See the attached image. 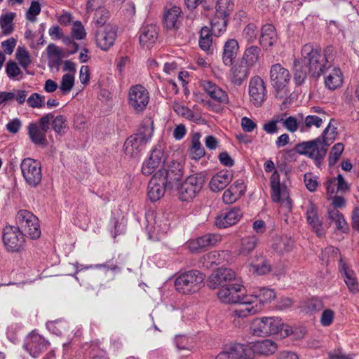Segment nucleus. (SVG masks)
<instances>
[{
  "label": "nucleus",
  "mask_w": 359,
  "mask_h": 359,
  "mask_svg": "<svg viewBox=\"0 0 359 359\" xmlns=\"http://www.w3.org/2000/svg\"><path fill=\"white\" fill-rule=\"evenodd\" d=\"M332 47H327L322 53L321 48L313 43L304 44L301 50L300 60L294 61V79L297 85L302 84L309 73L313 77H319L332 67Z\"/></svg>",
  "instance_id": "nucleus-1"
},
{
  "label": "nucleus",
  "mask_w": 359,
  "mask_h": 359,
  "mask_svg": "<svg viewBox=\"0 0 359 359\" xmlns=\"http://www.w3.org/2000/svg\"><path fill=\"white\" fill-rule=\"evenodd\" d=\"M332 119L319 137L297 144L294 151L300 155L313 160L319 166L327 154L328 147L334 142L337 136V128L332 126Z\"/></svg>",
  "instance_id": "nucleus-2"
},
{
  "label": "nucleus",
  "mask_w": 359,
  "mask_h": 359,
  "mask_svg": "<svg viewBox=\"0 0 359 359\" xmlns=\"http://www.w3.org/2000/svg\"><path fill=\"white\" fill-rule=\"evenodd\" d=\"M250 330L253 335L260 337L280 334L281 337L285 338L292 333L291 327L284 324L278 317L255 318L252 322Z\"/></svg>",
  "instance_id": "nucleus-3"
},
{
  "label": "nucleus",
  "mask_w": 359,
  "mask_h": 359,
  "mask_svg": "<svg viewBox=\"0 0 359 359\" xmlns=\"http://www.w3.org/2000/svg\"><path fill=\"white\" fill-rule=\"evenodd\" d=\"M249 299L245 302V308H238L233 311L235 318H242L255 315L260 311L265 303L270 302L276 297L273 290L262 287L253 294L248 295Z\"/></svg>",
  "instance_id": "nucleus-4"
},
{
  "label": "nucleus",
  "mask_w": 359,
  "mask_h": 359,
  "mask_svg": "<svg viewBox=\"0 0 359 359\" xmlns=\"http://www.w3.org/2000/svg\"><path fill=\"white\" fill-rule=\"evenodd\" d=\"M205 277V275L198 270L182 273L175 280V289L183 294L197 292L203 285Z\"/></svg>",
  "instance_id": "nucleus-5"
},
{
  "label": "nucleus",
  "mask_w": 359,
  "mask_h": 359,
  "mask_svg": "<svg viewBox=\"0 0 359 359\" xmlns=\"http://www.w3.org/2000/svg\"><path fill=\"white\" fill-rule=\"evenodd\" d=\"M290 74L289 71L284 68L280 64H275L271 67L270 79L271 85L275 88L276 98L280 100L287 97L289 92L287 86L290 81Z\"/></svg>",
  "instance_id": "nucleus-6"
},
{
  "label": "nucleus",
  "mask_w": 359,
  "mask_h": 359,
  "mask_svg": "<svg viewBox=\"0 0 359 359\" xmlns=\"http://www.w3.org/2000/svg\"><path fill=\"white\" fill-rule=\"evenodd\" d=\"M245 288L238 283H230L227 286L221 287L217 292L219 300L225 304H240L239 308H245V302L248 301V296L244 295Z\"/></svg>",
  "instance_id": "nucleus-7"
},
{
  "label": "nucleus",
  "mask_w": 359,
  "mask_h": 359,
  "mask_svg": "<svg viewBox=\"0 0 359 359\" xmlns=\"http://www.w3.org/2000/svg\"><path fill=\"white\" fill-rule=\"evenodd\" d=\"M205 182L202 173L189 175L179 188V198L182 201L193 199L201 190Z\"/></svg>",
  "instance_id": "nucleus-8"
},
{
  "label": "nucleus",
  "mask_w": 359,
  "mask_h": 359,
  "mask_svg": "<svg viewBox=\"0 0 359 359\" xmlns=\"http://www.w3.org/2000/svg\"><path fill=\"white\" fill-rule=\"evenodd\" d=\"M22 175L31 187H36L42 180L41 165L32 158H24L20 163Z\"/></svg>",
  "instance_id": "nucleus-9"
},
{
  "label": "nucleus",
  "mask_w": 359,
  "mask_h": 359,
  "mask_svg": "<svg viewBox=\"0 0 359 359\" xmlns=\"http://www.w3.org/2000/svg\"><path fill=\"white\" fill-rule=\"evenodd\" d=\"M2 239L4 246L8 252H17L24 249L25 235L19 226H6L4 227Z\"/></svg>",
  "instance_id": "nucleus-10"
},
{
  "label": "nucleus",
  "mask_w": 359,
  "mask_h": 359,
  "mask_svg": "<svg viewBox=\"0 0 359 359\" xmlns=\"http://www.w3.org/2000/svg\"><path fill=\"white\" fill-rule=\"evenodd\" d=\"M16 221L20 230L26 233L32 239L39 238L41 229L38 218L27 210H20L16 215Z\"/></svg>",
  "instance_id": "nucleus-11"
},
{
  "label": "nucleus",
  "mask_w": 359,
  "mask_h": 359,
  "mask_svg": "<svg viewBox=\"0 0 359 359\" xmlns=\"http://www.w3.org/2000/svg\"><path fill=\"white\" fill-rule=\"evenodd\" d=\"M149 101V92L143 86L138 84L130 87L128 92V104L135 113L144 111Z\"/></svg>",
  "instance_id": "nucleus-12"
},
{
  "label": "nucleus",
  "mask_w": 359,
  "mask_h": 359,
  "mask_svg": "<svg viewBox=\"0 0 359 359\" xmlns=\"http://www.w3.org/2000/svg\"><path fill=\"white\" fill-rule=\"evenodd\" d=\"M53 118L52 113L43 116L39 119V126L36 123H30L28 126V135L30 140L36 144H44L46 142V134L50 128V123Z\"/></svg>",
  "instance_id": "nucleus-13"
},
{
  "label": "nucleus",
  "mask_w": 359,
  "mask_h": 359,
  "mask_svg": "<svg viewBox=\"0 0 359 359\" xmlns=\"http://www.w3.org/2000/svg\"><path fill=\"white\" fill-rule=\"evenodd\" d=\"M236 279V273L229 268H218L208 278L207 284L211 289L227 286Z\"/></svg>",
  "instance_id": "nucleus-14"
},
{
  "label": "nucleus",
  "mask_w": 359,
  "mask_h": 359,
  "mask_svg": "<svg viewBox=\"0 0 359 359\" xmlns=\"http://www.w3.org/2000/svg\"><path fill=\"white\" fill-rule=\"evenodd\" d=\"M221 240L220 235L208 233L196 239L188 241L185 243V247L192 253H199L207 248L216 245Z\"/></svg>",
  "instance_id": "nucleus-15"
},
{
  "label": "nucleus",
  "mask_w": 359,
  "mask_h": 359,
  "mask_svg": "<svg viewBox=\"0 0 359 359\" xmlns=\"http://www.w3.org/2000/svg\"><path fill=\"white\" fill-rule=\"evenodd\" d=\"M250 102L257 107L262 106L266 96L265 83L259 76L250 79L249 83Z\"/></svg>",
  "instance_id": "nucleus-16"
},
{
  "label": "nucleus",
  "mask_w": 359,
  "mask_h": 359,
  "mask_svg": "<svg viewBox=\"0 0 359 359\" xmlns=\"http://www.w3.org/2000/svg\"><path fill=\"white\" fill-rule=\"evenodd\" d=\"M116 38V29L111 25L100 27L95 35L97 46L102 50H109L114 43Z\"/></svg>",
  "instance_id": "nucleus-17"
},
{
  "label": "nucleus",
  "mask_w": 359,
  "mask_h": 359,
  "mask_svg": "<svg viewBox=\"0 0 359 359\" xmlns=\"http://www.w3.org/2000/svg\"><path fill=\"white\" fill-rule=\"evenodd\" d=\"M242 215L240 208L226 209L216 217L215 224L219 228H227L236 224L241 218Z\"/></svg>",
  "instance_id": "nucleus-18"
},
{
  "label": "nucleus",
  "mask_w": 359,
  "mask_h": 359,
  "mask_svg": "<svg viewBox=\"0 0 359 359\" xmlns=\"http://www.w3.org/2000/svg\"><path fill=\"white\" fill-rule=\"evenodd\" d=\"M166 180L158 177L155 172L150 180L147 187V196L151 201H157L161 198L165 192Z\"/></svg>",
  "instance_id": "nucleus-19"
},
{
  "label": "nucleus",
  "mask_w": 359,
  "mask_h": 359,
  "mask_svg": "<svg viewBox=\"0 0 359 359\" xmlns=\"http://www.w3.org/2000/svg\"><path fill=\"white\" fill-rule=\"evenodd\" d=\"M48 345L49 343L41 336L32 334L27 339V342L24 344L23 347L29 352L32 357L37 358L48 348Z\"/></svg>",
  "instance_id": "nucleus-20"
},
{
  "label": "nucleus",
  "mask_w": 359,
  "mask_h": 359,
  "mask_svg": "<svg viewBox=\"0 0 359 359\" xmlns=\"http://www.w3.org/2000/svg\"><path fill=\"white\" fill-rule=\"evenodd\" d=\"M201 86L205 93L215 102L221 104L229 103V96L226 91L210 81H203Z\"/></svg>",
  "instance_id": "nucleus-21"
},
{
  "label": "nucleus",
  "mask_w": 359,
  "mask_h": 359,
  "mask_svg": "<svg viewBox=\"0 0 359 359\" xmlns=\"http://www.w3.org/2000/svg\"><path fill=\"white\" fill-rule=\"evenodd\" d=\"M219 354H225L227 359H252L253 350L252 345H244L241 344H235L232 345L229 351H224Z\"/></svg>",
  "instance_id": "nucleus-22"
},
{
  "label": "nucleus",
  "mask_w": 359,
  "mask_h": 359,
  "mask_svg": "<svg viewBox=\"0 0 359 359\" xmlns=\"http://www.w3.org/2000/svg\"><path fill=\"white\" fill-rule=\"evenodd\" d=\"M163 163V151L160 148H155L152 150L149 159L143 163L142 172L145 175H149Z\"/></svg>",
  "instance_id": "nucleus-23"
},
{
  "label": "nucleus",
  "mask_w": 359,
  "mask_h": 359,
  "mask_svg": "<svg viewBox=\"0 0 359 359\" xmlns=\"http://www.w3.org/2000/svg\"><path fill=\"white\" fill-rule=\"evenodd\" d=\"M139 41L142 47L150 48L157 40L158 29L155 25L143 26L139 32Z\"/></svg>",
  "instance_id": "nucleus-24"
},
{
  "label": "nucleus",
  "mask_w": 359,
  "mask_h": 359,
  "mask_svg": "<svg viewBox=\"0 0 359 359\" xmlns=\"http://www.w3.org/2000/svg\"><path fill=\"white\" fill-rule=\"evenodd\" d=\"M181 8L177 6H172L165 11L163 21L168 29L176 30L181 24Z\"/></svg>",
  "instance_id": "nucleus-25"
},
{
  "label": "nucleus",
  "mask_w": 359,
  "mask_h": 359,
  "mask_svg": "<svg viewBox=\"0 0 359 359\" xmlns=\"http://www.w3.org/2000/svg\"><path fill=\"white\" fill-rule=\"evenodd\" d=\"M233 174L231 171L224 170L218 172L211 179L209 186L214 192L223 190L232 180Z\"/></svg>",
  "instance_id": "nucleus-26"
},
{
  "label": "nucleus",
  "mask_w": 359,
  "mask_h": 359,
  "mask_svg": "<svg viewBox=\"0 0 359 359\" xmlns=\"http://www.w3.org/2000/svg\"><path fill=\"white\" fill-rule=\"evenodd\" d=\"M249 68L243 61L235 64L231 69V82L236 86H241L250 74Z\"/></svg>",
  "instance_id": "nucleus-27"
},
{
  "label": "nucleus",
  "mask_w": 359,
  "mask_h": 359,
  "mask_svg": "<svg viewBox=\"0 0 359 359\" xmlns=\"http://www.w3.org/2000/svg\"><path fill=\"white\" fill-rule=\"evenodd\" d=\"M306 220L312 229L318 236L325 234V231L322 228V223L319 219L317 214V210L315 205L309 201L306 210Z\"/></svg>",
  "instance_id": "nucleus-28"
},
{
  "label": "nucleus",
  "mask_w": 359,
  "mask_h": 359,
  "mask_svg": "<svg viewBox=\"0 0 359 359\" xmlns=\"http://www.w3.org/2000/svg\"><path fill=\"white\" fill-rule=\"evenodd\" d=\"M158 177H162L166 180L167 186L178 182L182 176V171L180 168V163H174L168 169L161 168L156 172Z\"/></svg>",
  "instance_id": "nucleus-29"
},
{
  "label": "nucleus",
  "mask_w": 359,
  "mask_h": 359,
  "mask_svg": "<svg viewBox=\"0 0 359 359\" xmlns=\"http://www.w3.org/2000/svg\"><path fill=\"white\" fill-rule=\"evenodd\" d=\"M146 144V142L134 134L129 137L124 143L125 153L130 156L136 157L144 149Z\"/></svg>",
  "instance_id": "nucleus-30"
},
{
  "label": "nucleus",
  "mask_w": 359,
  "mask_h": 359,
  "mask_svg": "<svg viewBox=\"0 0 359 359\" xmlns=\"http://www.w3.org/2000/svg\"><path fill=\"white\" fill-rule=\"evenodd\" d=\"M270 184L271 189V198L274 202H279L281 199L288 198L286 192V187L285 186H280V175L276 170H275L271 176Z\"/></svg>",
  "instance_id": "nucleus-31"
},
{
  "label": "nucleus",
  "mask_w": 359,
  "mask_h": 359,
  "mask_svg": "<svg viewBox=\"0 0 359 359\" xmlns=\"http://www.w3.org/2000/svg\"><path fill=\"white\" fill-rule=\"evenodd\" d=\"M278 41V36L275 27L271 25L267 24L262 27L260 36V44L264 48H268L273 46Z\"/></svg>",
  "instance_id": "nucleus-32"
},
{
  "label": "nucleus",
  "mask_w": 359,
  "mask_h": 359,
  "mask_svg": "<svg viewBox=\"0 0 359 359\" xmlns=\"http://www.w3.org/2000/svg\"><path fill=\"white\" fill-rule=\"evenodd\" d=\"M201 134L200 133H194L191 135L190 145L188 149L189 157L195 161L202 158L205 151L201 142Z\"/></svg>",
  "instance_id": "nucleus-33"
},
{
  "label": "nucleus",
  "mask_w": 359,
  "mask_h": 359,
  "mask_svg": "<svg viewBox=\"0 0 359 359\" xmlns=\"http://www.w3.org/2000/svg\"><path fill=\"white\" fill-rule=\"evenodd\" d=\"M239 49L238 43L235 39H229L224 46L222 60L225 65L229 66L233 63Z\"/></svg>",
  "instance_id": "nucleus-34"
},
{
  "label": "nucleus",
  "mask_w": 359,
  "mask_h": 359,
  "mask_svg": "<svg viewBox=\"0 0 359 359\" xmlns=\"http://www.w3.org/2000/svg\"><path fill=\"white\" fill-rule=\"evenodd\" d=\"M271 267L268 260L262 255H256L250 264V271L259 276L269 273Z\"/></svg>",
  "instance_id": "nucleus-35"
},
{
  "label": "nucleus",
  "mask_w": 359,
  "mask_h": 359,
  "mask_svg": "<svg viewBox=\"0 0 359 359\" xmlns=\"http://www.w3.org/2000/svg\"><path fill=\"white\" fill-rule=\"evenodd\" d=\"M253 354L257 353L264 355H269L275 353L277 349V345L270 339L258 341L252 344Z\"/></svg>",
  "instance_id": "nucleus-36"
},
{
  "label": "nucleus",
  "mask_w": 359,
  "mask_h": 359,
  "mask_svg": "<svg viewBox=\"0 0 359 359\" xmlns=\"http://www.w3.org/2000/svg\"><path fill=\"white\" fill-rule=\"evenodd\" d=\"M172 109L177 115L194 123H199L202 118L199 114L195 113L180 102H174L172 103Z\"/></svg>",
  "instance_id": "nucleus-37"
},
{
  "label": "nucleus",
  "mask_w": 359,
  "mask_h": 359,
  "mask_svg": "<svg viewBox=\"0 0 359 359\" xmlns=\"http://www.w3.org/2000/svg\"><path fill=\"white\" fill-rule=\"evenodd\" d=\"M339 270L349 290L353 293L358 292V282L354 271L348 269L345 264H341Z\"/></svg>",
  "instance_id": "nucleus-38"
},
{
  "label": "nucleus",
  "mask_w": 359,
  "mask_h": 359,
  "mask_svg": "<svg viewBox=\"0 0 359 359\" xmlns=\"http://www.w3.org/2000/svg\"><path fill=\"white\" fill-rule=\"evenodd\" d=\"M294 241L290 237L283 236L276 237L272 244V248L278 254H284L292 250Z\"/></svg>",
  "instance_id": "nucleus-39"
},
{
  "label": "nucleus",
  "mask_w": 359,
  "mask_h": 359,
  "mask_svg": "<svg viewBox=\"0 0 359 359\" xmlns=\"http://www.w3.org/2000/svg\"><path fill=\"white\" fill-rule=\"evenodd\" d=\"M212 35L208 27H204L201 29L198 43L200 48L208 54H212L213 52Z\"/></svg>",
  "instance_id": "nucleus-40"
},
{
  "label": "nucleus",
  "mask_w": 359,
  "mask_h": 359,
  "mask_svg": "<svg viewBox=\"0 0 359 359\" xmlns=\"http://www.w3.org/2000/svg\"><path fill=\"white\" fill-rule=\"evenodd\" d=\"M326 121L325 113H322L321 116L308 115L305 117L304 123L299 126L301 132H304L312 127L317 128L321 127L323 123Z\"/></svg>",
  "instance_id": "nucleus-41"
},
{
  "label": "nucleus",
  "mask_w": 359,
  "mask_h": 359,
  "mask_svg": "<svg viewBox=\"0 0 359 359\" xmlns=\"http://www.w3.org/2000/svg\"><path fill=\"white\" fill-rule=\"evenodd\" d=\"M342 74L339 69L334 68L325 77V85L329 90H335L342 84Z\"/></svg>",
  "instance_id": "nucleus-42"
},
{
  "label": "nucleus",
  "mask_w": 359,
  "mask_h": 359,
  "mask_svg": "<svg viewBox=\"0 0 359 359\" xmlns=\"http://www.w3.org/2000/svg\"><path fill=\"white\" fill-rule=\"evenodd\" d=\"M261 54V49L256 46L247 48L243 55V62L249 67L255 66L258 62Z\"/></svg>",
  "instance_id": "nucleus-43"
},
{
  "label": "nucleus",
  "mask_w": 359,
  "mask_h": 359,
  "mask_svg": "<svg viewBox=\"0 0 359 359\" xmlns=\"http://www.w3.org/2000/svg\"><path fill=\"white\" fill-rule=\"evenodd\" d=\"M233 4L231 0H217L214 16L227 18L231 13Z\"/></svg>",
  "instance_id": "nucleus-44"
},
{
  "label": "nucleus",
  "mask_w": 359,
  "mask_h": 359,
  "mask_svg": "<svg viewBox=\"0 0 359 359\" xmlns=\"http://www.w3.org/2000/svg\"><path fill=\"white\" fill-rule=\"evenodd\" d=\"M153 122L151 120L147 119L141 123L137 133H135V135L147 143L153 135Z\"/></svg>",
  "instance_id": "nucleus-45"
},
{
  "label": "nucleus",
  "mask_w": 359,
  "mask_h": 359,
  "mask_svg": "<svg viewBox=\"0 0 359 359\" xmlns=\"http://www.w3.org/2000/svg\"><path fill=\"white\" fill-rule=\"evenodd\" d=\"M227 22V18L214 16L211 19V33L216 36H220L226 31Z\"/></svg>",
  "instance_id": "nucleus-46"
},
{
  "label": "nucleus",
  "mask_w": 359,
  "mask_h": 359,
  "mask_svg": "<svg viewBox=\"0 0 359 359\" xmlns=\"http://www.w3.org/2000/svg\"><path fill=\"white\" fill-rule=\"evenodd\" d=\"M220 254L217 251H212L201 257L199 259V264L205 269H209L213 265H217L220 263Z\"/></svg>",
  "instance_id": "nucleus-47"
},
{
  "label": "nucleus",
  "mask_w": 359,
  "mask_h": 359,
  "mask_svg": "<svg viewBox=\"0 0 359 359\" xmlns=\"http://www.w3.org/2000/svg\"><path fill=\"white\" fill-rule=\"evenodd\" d=\"M174 342L180 351H191L195 347L194 340L185 335H177L175 337Z\"/></svg>",
  "instance_id": "nucleus-48"
},
{
  "label": "nucleus",
  "mask_w": 359,
  "mask_h": 359,
  "mask_svg": "<svg viewBox=\"0 0 359 359\" xmlns=\"http://www.w3.org/2000/svg\"><path fill=\"white\" fill-rule=\"evenodd\" d=\"M257 238L255 236H249L242 238L239 254L247 255L251 252L257 244Z\"/></svg>",
  "instance_id": "nucleus-49"
},
{
  "label": "nucleus",
  "mask_w": 359,
  "mask_h": 359,
  "mask_svg": "<svg viewBox=\"0 0 359 359\" xmlns=\"http://www.w3.org/2000/svg\"><path fill=\"white\" fill-rule=\"evenodd\" d=\"M15 16L14 13H7L0 16V27L4 35H8L13 31V21Z\"/></svg>",
  "instance_id": "nucleus-50"
},
{
  "label": "nucleus",
  "mask_w": 359,
  "mask_h": 359,
  "mask_svg": "<svg viewBox=\"0 0 359 359\" xmlns=\"http://www.w3.org/2000/svg\"><path fill=\"white\" fill-rule=\"evenodd\" d=\"M329 218L335 222L336 227L339 230H341L343 232L348 229V224L343 216V215L337 210L329 211Z\"/></svg>",
  "instance_id": "nucleus-51"
},
{
  "label": "nucleus",
  "mask_w": 359,
  "mask_h": 359,
  "mask_svg": "<svg viewBox=\"0 0 359 359\" xmlns=\"http://www.w3.org/2000/svg\"><path fill=\"white\" fill-rule=\"evenodd\" d=\"M52 128L57 134L65 133L68 129L67 121L65 116L58 115L52 119Z\"/></svg>",
  "instance_id": "nucleus-52"
},
{
  "label": "nucleus",
  "mask_w": 359,
  "mask_h": 359,
  "mask_svg": "<svg viewBox=\"0 0 359 359\" xmlns=\"http://www.w3.org/2000/svg\"><path fill=\"white\" fill-rule=\"evenodd\" d=\"M74 84V75L65 74L62 76L60 89L63 95H67L73 88Z\"/></svg>",
  "instance_id": "nucleus-53"
},
{
  "label": "nucleus",
  "mask_w": 359,
  "mask_h": 359,
  "mask_svg": "<svg viewBox=\"0 0 359 359\" xmlns=\"http://www.w3.org/2000/svg\"><path fill=\"white\" fill-rule=\"evenodd\" d=\"M344 149V146L342 143L340 142L334 144L332 147L328 158L330 166L334 165L337 162Z\"/></svg>",
  "instance_id": "nucleus-54"
},
{
  "label": "nucleus",
  "mask_w": 359,
  "mask_h": 359,
  "mask_svg": "<svg viewBox=\"0 0 359 359\" xmlns=\"http://www.w3.org/2000/svg\"><path fill=\"white\" fill-rule=\"evenodd\" d=\"M258 27L253 23L248 24L243 29V36L248 43H252L257 39Z\"/></svg>",
  "instance_id": "nucleus-55"
},
{
  "label": "nucleus",
  "mask_w": 359,
  "mask_h": 359,
  "mask_svg": "<svg viewBox=\"0 0 359 359\" xmlns=\"http://www.w3.org/2000/svg\"><path fill=\"white\" fill-rule=\"evenodd\" d=\"M278 121L283 123V126L290 133H294L299 128L301 123L297 122V120L294 116H289L286 118L278 117Z\"/></svg>",
  "instance_id": "nucleus-56"
},
{
  "label": "nucleus",
  "mask_w": 359,
  "mask_h": 359,
  "mask_svg": "<svg viewBox=\"0 0 359 359\" xmlns=\"http://www.w3.org/2000/svg\"><path fill=\"white\" fill-rule=\"evenodd\" d=\"M15 55L17 60L22 67L26 68L31 63L29 53L25 48L18 47Z\"/></svg>",
  "instance_id": "nucleus-57"
},
{
  "label": "nucleus",
  "mask_w": 359,
  "mask_h": 359,
  "mask_svg": "<svg viewBox=\"0 0 359 359\" xmlns=\"http://www.w3.org/2000/svg\"><path fill=\"white\" fill-rule=\"evenodd\" d=\"M86 36L84 27L80 21H75L72 29V36L77 40L83 39Z\"/></svg>",
  "instance_id": "nucleus-58"
},
{
  "label": "nucleus",
  "mask_w": 359,
  "mask_h": 359,
  "mask_svg": "<svg viewBox=\"0 0 359 359\" xmlns=\"http://www.w3.org/2000/svg\"><path fill=\"white\" fill-rule=\"evenodd\" d=\"M6 72L7 76L11 79H15L18 75L22 74V72L17 63L13 61H9L6 66Z\"/></svg>",
  "instance_id": "nucleus-59"
},
{
  "label": "nucleus",
  "mask_w": 359,
  "mask_h": 359,
  "mask_svg": "<svg viewBox=\"0 0 359 359\" xmlns=\"http://www.w3.org/2000/svg\"><path fill=\"white\" fill-rule=\"evenodd\" d=\"M41 12V6L37 1H32L26 13V18L31 22L36 20V16Z\"/></svg>",
  "instance_id": "nucleus-60"
},
{
  "label": "nucleus",
  "mask_w": 359,
  "mask_h": 359,
  "mask_svg": "<svg viewBox=\"0 0 359 359\" xmlns=\"http://www.w3.org/2000/svg\"><path fill=\"white\" fill-rule=\"evenodd\" d=\"M28 104L32 108H40L43 106L44 96L37 93H32L27 100Z\"/></svg>",
  "instance_id": "nucleus-61"
},
{
  "label": "nucleus",
  "mask_w": 359,
  "mask_h": 359,
  "mask_svg": "<svg viewBox=\"0 0 359 359\" xmlns=\"http://www.w3.org/2000/svg\"><path fill=\"white\" fill-rule=\"evenodd\" d=\"M108 11L104 8L101 7L95 10L94 20L96 21L97 24L104 26L105 25L104 24L108 18Z\"/></svg>",
  "instance_id": "nucleus-62"
},
{
  "label": "nucleus",
  "mask_w": 359,
  "mask_h": 359,
  "mask_svg": "<svg viewBox=\"0 0 359 359\" xmlns=\"http://www.w3.org/2000/svg\"><path fill=\"white\" fill-rule=\"evenodd\" d=\"M334 313L331 309H325L323 311L320 317V323L323 326L327 327L330 325L334 319Z\"/></svg>",
  "instance_id": "nucleus-63"
},
{
  "label": "nucleus",
  "mask_w": 359,
  "mask_h": 359,
  "mask_svg": "<svg viewBox=\"0 0 359 359\" xmlns=\"http://www.w3.org/2000/svg\"><path fill=\"white\" fill-rule=\"evenodd\" d=\"M240 196L237 194V193L234 192V191L229 187L226 189L223 194L222 199L223 201L226 204H231L235 203Z\"/></svg>",
  "instance_id": "nucleus-64"
}]
</instances>
